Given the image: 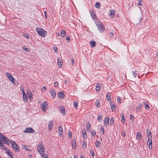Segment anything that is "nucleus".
Returning a JSON list of instances; mask_svg holds the SVG:
<instances>
[{
	"label": "nucleus",
	"mask_w": 158,
	"mask_h": 158,
	"mask_svg": "<svg viewBox=\"0 0 158 158\" xmlns=\"http://www.w3.org/2000/svg\"><path fill=\"white\" fill-rule=\"evenodd\" d=\"M2 141L4 143L9 145L10 141L6 137L1 133H0V148L2 149L5 150L6 148L4 146Z\"/></svg>",
	"instance_id": "nucleus-1"
},
{
	"label": "nucleus",
	"mask_w": 158,
	"mask_h": 158,
	"mask_svg": "<svg viewBox=\"0 0 158 158\" xmlns=\"http://www.w3.org/2000/svg\"><path fill=\"white\" fill-rule=\"evenodd\" d=\"M37 151L42 156L44 155L45 148L42 142H40L37 146Z\"/></svg>",
	"instance_id": "nucleus-2"
},
{
	"label": "nucleus",
	"mask_w": 158,
	"mask_h": 158,
	"mask_svg": "<svg viewBox=\"0 0 158 158\" xmlns=\"http://www.w3.org/2000/svg\"><path fill=\"white\" fill-rule=\"evenodd\" d=\"M36 31L39 35L41 37H44L47 35V31L43 28L37 27L36 28Z\"/></svg>",
	"instance_id": "nucleus-3"
},
{
	"label": "nucleus",
	"mask_w": 158,
	"mask_h": 158,
	"mask_svg": "<svg viewBox=\"0 0 158 158\" xmlns=\"http://www.w3.org/2000/svg\"><path fill=\"white\" fill-rule=\"evenodd\" d=\"M48 105L46 101L44 102L41 104V107L42 111L44 112H46L47 109H48Z\"/></svg>",
	"instance_id": "nucleus-4"
},
{
	"label": "nucleus",
	"mask_w": 158,
	"mask_h": 158,
	"mask_svg": "<svg viewBox=\"0 0 158 158\" xmlns=\"http://www.w3.org/2000/svg\"><path fill=\"white\" fill-rule=\"evenodd\" d=\"M6 75L8 77V79L12 82L13 84L15 83V81L13 77L9 73H6Z\"/></svg>",
	"instance_id": "nucleus-5"
},
{
	"label": "nucleus",
	"mask_w": 158,
	"mask_h": 158,
	"mask_svg": "<svg viewBox=\"0 0 158 158\" xmlns=\"http://www.w3.org/2000/svg\"><path fill=\"white\" fill-rule=\"evenodd\" d=\"M10 142L14 150L15 151L17 152L19 151V149L16 143L14 141H10Z\"/></svg>",
	"instance_id": "nucleus-6"
},
{
	"label": "nucleus",
	"mask_w": 158,
	"mask_h": 158,
	"mask_svg": "<svg viewBox=\"0 0 158 158\" xmlns=\"http://www.w3.org/2000/svg\"><path fill=\"white\" fill-rule=\"evenodd\" d=\"M21 90L22 91V94H23V100L24 102H27V96L25 94V93L24 91L23 88H21Z\"/></svg>",
	"instance_id": "nucleus-7"
},
{
	"label": "nucleus",
	"mask_w": 158,
	"mask_h": 158,
	"mask_svg": "<svg viewBox=\"0 0 158 158\" xmlns=\"http://www.w3.org/2000/svg\"><path fill=\"white\" fill-rule=\"evenodd\" d=\"M34 132V131L31 127L27 128L25 130L23 131L25 133H32Z\"/></svg>",
	"instance_id": "nucleus-8"
},
{
	"label": "nucleus",
	"mask_w": 158,
	"mask_h": 158,
	"mask_svg": "<svg viewBox=\"0 0 158 158\" xmlns=\"http://www.w3.org/2000/svg\"><path fill=\"white\" fill-rule=\"evenodd\" d=\"M97 25L98 29L100 32H102L104 31V28L101 23L98 24Z\"/></svg>",
	"instance_id": "nucleus-9"
},
{
	"label": "nucleus",
	"mask_w": 158,
	"mask_h": 158,
	"mask_svg": "<svg viewBox=\"0 0 158 158\" xmlns=\"http://www.w3.org/2000/svg\"><path fill=\"white\" fill-rule=\"evenodd\" d=\"M27 95L28 98L31 100L33 99V95L32 93L30 91H27Z\"/></svg>",
	"instance_id": "nucleus-10"
},
{
	"label": "nucleus",
	"mask_w": 158,
	"mask_h": 158,
	"mask_svg": "<svg viewBox=\"0 0 158 158\" xmlns=\"http://www.w3.org/2000/svg\"><path fill=\"white\" fill-rule=\"evenodd\" d=\"M50 92L52 97V98H54L56 96V95L55 90L52 89H51L50 90Z\"/></svg>",
	"instance_id": "nucleus-11"
},
{
	"label": "nucleus",
	"mask_w": 158,
	"mask_h": 158,
	"mask_svg": "<svg viewBox=\"0 0 158 158\" xmlns=\"http://www.w3.org/2000/svg\"><path fill=\"white\" fill-rule=\"evenodd\" d=\"M63 63L62 60L59 58H58L57 63L58 65L59 66L60 68H61L62 67Z\"/></svg>",
	"instance_id": "nucleus-12"
},
{
	"label": "nucleus",
	"mask_w": 158,
	"mask_h": 158,
	"mask_svg": "<svg viewBox=\"0 0 158 158\" xmlns=\"http://www.w3.org/2000/svg\"><path fill=\"white\" fill-rule=\"evenodd\" d=\"M115 15V11L113 9H112L110 11V16L111 18H113L114 17Z\"/></svg>",
	"instance_id": "nucleus-13"
},
{
	"label": "nucleus",
	"mask_w": 158,
	"mask_h": 158,
	"mask_svg": "<svg viewBox=\"0 0 158 158\" xmlns=\"http://www.w3.org/2000/svg\"><path fill=\"white\" fill-rule=\"evenodd\" d=\"M136 139L138 140H141L142 139V135L140 132H138L137 133Z\"/></svg>",
	"instance_id": "nucleus-14"
},
{
	"label": "nucleus",
	"mask_w": 158,
	"mask_h": 158,
	"mask_svg": "<svg viewBox=\"0 0 158 158\" xmlns=\"http://www.w3.org/2000/svg\"><path fill=\"white\" fill-rule=\"evenodd\" d=\"M149 130L148 129H147V135L148 137V139H152V135L151 134V132L150 131H149Z\"/></svg>",
	"instance_id": "nucleus-15"
},
{
	"label": "nucleus",
	"mask_w": 158,
	"mask_h": 158,
	"mask_svg": "<svg viewBox=\"0 0 158 158\" xmlns=\"http://www.w3.org/2000/svg\"><path fill=\"white\" fill-rule=\"evenodd\" d=\"M152 139H148L147 144L149 146V148L150 149H152Z\"/></svg>",
	"instance_id": "nucleus-16"
},
{
	"label": "nucleus",
	"mask_w": 158,
	"mask_h": 158,
	"mask_svg": "<svg viewBox=\"0 0 158 158\" xmlns=\"http://www.w3.org/2000/svg\"><path fill=\"white\" fill-rule=\"evenodd\" d=\"M59 97L61 99H63L64 98L65 94L64 93L59 92L58 94Z\"/></svg>",
	"instance_id": "nucleus-17"
},
{
	"label": "nucleus",
	"mask_w": 158,
	"mask_h": 158,
	"mask_svg": "<svg viewBox=\"0 0 158 158\" xmlns=\"http://www.w3.org/2000/svg\"><path fill=\"white\" fill-rule=\"evenodd\" d=\"M109 118L108 117H106L105 119L104 124L106 126L108 124Z\"/></svg>",
	"instance_id": "nucleus-18"
},
{
	"label": "nucleus",
	"mask_w": 158,
	"mask_h": 158,
	"mask_svg": "<svg viewBox=\"0 0 158 158\" xmlns=\"http://www.w3.org/2000/svg\"><path fill=\"white\" fill-rule=\"evenodd\" d=\"M53 124V121L52 120H51L50 121L49 125H48V129L49 130H51L52 129V127Z\"/></svg>",
	"instance_id": "nucleus-19"
},
{
	"label": "nucleus",
	"mask_w": 158,
	"mask_h": 158,
	"mask_svg": "<svg viewBox=\"0 0 158 158\" xmlns=\"http://www.w3.org/2000/svg\"><path fill=\"white\" fill-rule=\"evenodd\" d=\"M60 109L61 112L62 114L63 115H65V109H64V107L62 106V107H60Z\"/></svg>",
	"instance_id": "nucleus-20"
},
{
	"label": "nucleus",
	"mask_w": 158,
	"mask_h": 158,
	"mask_svg": "<svg viewBox=\"0 0 158 158\" xmlns=\"http://www.w3.org/2000/svg\"><path fill=\"white\" fill-rule=\"evenodd\" d=\"M59 133L60 135V136L61 135L63 134V129L61 126H60L59 127Z\"/></svg>",
	"instance_id": "nucleus-21"
},
{
	"label": "nucleus",
	"mask_w": 158,
	"mask_h": 158,
	"mask_svg": "<svg viewBox=\"0 0 158 158\" xmlns=\"http://www.w3.org/2000/svg\"><path fill=\"white\" fill-rule=\"evenodd\" d=\"M90 46L92 47H94L95 46V42L94 41H91L90 42Z\"/></svg>",
	"instance_id": "nucleus-22"
},
{
	"label": "nucleus",
	"mask_w": 158,
	"mask_h": 158,
	"mask_svg": "<svg viewBox=\"0 0 158 158\" xmlns=\"http://www.w3.org/2000/svg\"><path fill=\"white\" fill-rule=\"evenodd\" d=\"M61 35L62 37H64L66 35V32L64 30H61L60 31Z\"/></svg>",
	"instance_id": "nucleus-23"
},
{
	"label": "nucleus",
	"mask_w": 158,
	"mask_h": 158,
	"mask_svg": "<svg viewBox=\"0 0 158 158\" xmlns=\"http://www.w3.org/2000/svg\"><path fill=\"white\" fill-rule=\"evenodd\" d=\"M101 145V142L98 141H97L95 143V145L97 147H99Z\"/></svg>",
	"instance_id": "nucleus-24"
},
{
	"label": "nucleus",
	"mask_w": 158,
	"mask_h": 158,
	"mask_svg": "<svg viewBox=\"0 0 158 158\" xmlns=\"http://www.w3.org/2000/svg\"><path fill=\"white\" fill-rule=\"evenodd\" d=\"M72 146L73 148H74V149L76 147V141L74 140H73L72 142Z\"/></svg>",
	"instance_id": "nucleus-25"
},
{
	"label": "nucleus",
	"mask_w": 158,
	"mask_h": 158,
	"mask_svg": "<svg viewBox=\"0 0 158 158\" xmlns=\"http://www.w3.org/2000/svg\"><path fill=\"white\" fill-rule=\"evenodd\" d=\"M110 95H111V94L109 93H107L106 94V97L107 99V100L108 101H109L110 100H111Z\"/></svg>",
	"instance_id": "nucleus-26"
},
{
	"label": "nucleus",
	"mask_w": 158,
	"mask_h": 158,
	"mask_svg": "<svg viewBox=\"0 0 158 158\" xmlns=\"http://www.w3.org/2000/svg\"><path fill=\"white\" fill-rule=\"evenodd\" d=\"M100 86L99 84H97L96 85V87L95 88L96 90L98 92H99L100 90Z\"/></svg>",
	"instance_id": "nucleus-27"
},
{
	"label": "nucleus",
	"mask_w": 158,
	"mask_h": 158,
	"mask_svg": "<svg viewBox=\"0 0 158 158\" xmlns=\"http://www.w3.org/2000/svg\"><path fill=\"white\" fill-rule=\"evenodd\" d=\"M86 128L87 131H90V130L91 129V126L89 123H88V124L87 125Z\"/></svg>",
	"instance_id": "nucleus-28"
},
{
	"label": "nucleus",
	"mask_w": 158,
	"mask_h": 158,
	"mask_svg": "<svg viewBox=\"0 0 158 158\" xmlns=\"http://www.w3.org/2000/svg\"><path fill=\"white\" fill-rule=\"evenodd\" d=\"M144 104L145 106V108L146 109H148L149 108V106L148 103L146 102H144Z\"/></svg>",
	"instance_id": "nucleus-29"
},
{
	"label": "nucleus",
	"mask_w": 158,
	"mask_h": 158,
	"mask_svg": "<svg viewBox=\"0 0 158 158\" xmlns=\"http://www.w3.org/2000/svg\"><path fill=\"white\" fill-rule=\"evenodd\" d=\"M90 14L91 16L94 19L95 18L96 16V15L93 12H90Z\"/></svg>",
	"instance_id": "nucleus-30"
},
{
	"label": "nucleus",
	"mask_w": 158,
	"mask_h": 158,
	"mask_svg": "<svg viewBox=\"0 0 158 158\" xmlns=\"http://www.w3.org/2000/svg\"><path fill=\"white\" fill-rule=\"evenodd\" d=\"M22 48L23 50L27 52H28L30 51V49L28 48H26L24 47H23Z\"/></svg>",
	"instance_id": "nucleus-31"
},
{
	"label": "nucleus",
	"mask_w": 158,
	"mask_h": 158,
	"mask_svg": "<svg viewBox=\"0 0 158 158\" xmlns=\"http://www.w3.org/2000/svg\"><path fill=\"white\" fill-rule=\"evenodd\" d=\"M87 146V143H86L85 141H83L82 145V147L84 148V149L85 148H86Z\"/></svg>",
	"instance_id": "nucleus-32"
},
{
	"label": "nucleus",
	"mask_w": 158,
	"mask_h": 158,
	"mask_svg": "<svg viewBox=\"0 0 158 158\" xmlns=\"http://www.w3.org/2000/svg\"><path fill=\"white\" fill-rule=\"evenodd\" d=\"M114 123V120L113 118H111L110 119V125H113Z\"/></svg>",
	"instance_id": "nucleus-33"
},
{
	"label": "nucleus",
	"mask_w": 158,
	"mask_h": 158,
	"mask_svg": "<svg viewBox=\"0 0 158 158\" xmlns=\"http://www.w3.org/2000/svg\"><path fill=\"white\" fill-rule=\"evenodd\" d=\"M142 105L140 104H139L138 106L136 108V110L139 111L141 109Z\"/></svg>",
	"instance_id": "nucleus-34"
},
{
	"label": "nucleus",
	"mask_w": 158,
	"mask_h": 158,
	"mask_svg": "<svg viewBox=\"0 0 158 158\" xmlns=\"http://www.w3.org/2000/svg\"><path fill=\"white\" fill-rule=\"evenodd\" d=\"M100 3L99 2H97L96 3L95 6V7L97 8H100Z\"/></svg>",
	"instance_id": "nucleus-35"
},
{
	"label": "nucleus",
	"mask_w": 158,
	"mask_h": 158,
	"mask_svg": "<svg viewBox=\"0 0 158 158\" xmlns=\"http://www.w3.org/2000/svg\"><path fill=\"white\" fill-rule=\"evenodd\" d=\"M130 119L131 122H133L134 121V118L132 114L130 115Z\"/></svg>",
	"instance_id": "nucleus-36"
},
{
	"label": "nucleus",
	"mask_w": 158,
	"mask_h": 158,
	"mask_svg": "<svg viewBox=\"0 0 158 158\" xmlns=\"http://www.w3.org/2000/svg\"><path fill=\"white\" fill-rule=\"evenodd\" d=\"M125 121V118L124 116V115L123 114H122V122L123 123H124Z\"/></svg>",
	"instance_id": "nucleus-37"
},
{
	"label": "nucleus",
	"mask_w": 158,
	"mask_h": 158,
	"mask_svg": "<svg viewBox=\"0 0 158 158\" xmlns=\"http://www.w3.org/2000/svg\"><path fill=\"white\" fill-rule=\"evenodd\" d=\"M95 105H96V106L98 107H99L100 106V105L99 102L97 101L96 102Z\"/></svg>",
	"instance_id": "nucleus-38"
},
{
	"label": "nucleus",
	"mask_w": 158,
	"mask_h": 158,
	"mask_svg": "<svg viewBox=\"0 0 158 158\" xmlns=\"http://www.w3.org/2000/svg\"><path fill=\"white\" fill-rule=\"evenodd\" d=\"M73 105L75 107V108L77 109L78 107V103L77 102H73Z\"/></svg>",
	"instance_id": "nucleus-39"
},
{
	"label": "nucleus",
	"mask_w": 158,
	"mask_h": 158,
	"mask_svg": "<svg viewBox=\"0 0 158 158\" xmlns=\"http://www.w3.org/2000/svg\"><path fill=\"white\" fill-rule=\"evenodd\" d=\"M53 50L55 52V53H58V52L57 51V47H56V46H54L53 47Z\"/></svg>",
	"instance_id": "nucleus-40"
},
{
	"label": "nucleus",
	"mask_w": 158,
	"mask_h": 158,
	"mask_svg": "<svg viewBox=\"0 0 158 158\" xmlns=\"http://www.w3.org/2000/svg\"><path fill=\"white\" fill-rule=\"evenodd\" d=\"M102 116L101 114H98V121L101 120Z\"/></svg>",
	"instance_id": "nucleus-41"
},
{
	"label": "nucleus",
	"mask_w": 158,
	"mask_h": 158,
	"mask_svg": "<svg viewBox=\"0 0 158 158\" xmlns=\"http://www.w3.org/2000/svg\"><path fill=\"white\" fill-rule=\"evenodd\" d=\"M111 109L112 110H115L116 109L115 106V105H113L111 106Z\"/></svg>",
	"instance_id": "nucleus-42"
},
{
	"label": "nucleus",
	"mask_w": 158,
	"mask_h": 158,
	"mask_svg": "<svg viewBox=\"0 0 158 158\" xmlns=\"http://www.w3.org/2000/svg\"><path fill=\"white\" fill-rule=\"evenodd\" d=\"M6 153H7V154L9 156L10 155H11L12 154H11V153L10 152V151L8 150V149H6Z\"/></svg>",
	"instance_id": "nucleus-43"
},
{
	"label": "nucleus",
	"mask_w": 158,
	"mask_h": 158,
	"mask_svg": "<svg viewBox=\"0 0 158 158\" xmlns=\"http://www.w3.org/2000/svg\"><path fill=\"white\" fill-rule=\"evenodd\" d=\"M68 135L69 138H71L72 136V133L71 131H69L68 133Z\"/></svg>",
	"instance_id": "nucleus-44"
},
{
	"label": "nucleus",
	"mask_w": 158,
	"mask_h": 158,
	"mask_svg": "<svg viewBox=\"0 0 158 158\" xmlns=\"http://www.w3.org/2000/svg\"><path fill=\"white\" fill-rule=\"evenodd\" d=\"M23 36L27 39H28L29 38V35L25 33L23 35Z\"/></svg>",
	"instance_id": "nucleus-45"
},
{
	"label": "nucleus",
	"mask_w": 158,
	"mask_h": 158,
	"mask_svg": "<svg viewBox=\"0 0 158 158\" xmlns=\"http://www.w3.org/2000/svg\"><path fill=\"white\" fill-rule=\"evenodd\" d=\"M114 35V34L113 33H112V32L110 33L109 34L110 37V38L112 37Z\"/></svg>",
	"instance_id": "nucleus-46"
},
{
	"label": "nucleus",
	"mask_w": 158,
	"mask_h": 158,
	"mask_svg": "<svg viewBox=\"0 0 158 158\" xmlns=\"http://www.w3.org/2000/svg\"><path fill=\"white\" fill-rule=\"evenodd\" d=\"M59 85V83L57 82H55L54 83V85L55 87L58 86Z\"/></svg>",
	"instance_id": "nucleus-47"
},
{
	"label": "nucleus",
	"mask_w": 158,
	"mask_h": 158,
	"mask_svg": "<svg viewBox=\"0 0 158 158\" xmlns=\"http://www.w3.org/2000/svg\"><path fill=\"white\" fill-rule=\"evenodd\" d=\"M117 100L118 102V103H121V99L120 98H119L118 97L117 98Z\"/></svg>",
	"instance_id": "nucleus-48"
},
{
	"label": "nucleus",
	"mask_w": 158,
	"mask_h": 158,
	"mask_svg": "<svg viewBox=\"0 0 158 158\" xmlns=\"http://www.w3.org/2000/svg\"><path fill=\"white\" fill-rule=\"evenodd\" d=\"M133 75V76L134 77H135L136 76H137V74L135 73V72H132Z\"/></svg>",
	"instance_id": "nucleus-49"
},
{
	"label": "nucleus",
	"mask_w": 158,
	"mask_h": 158,
	"mask_svg": "<svg viewBox=\"0 0 158 158\" xmlns=\"http://www.w3.org/2000/svg\"><path fill=\"white\" fill-rule=\"evenodd\" d=\"M22 148L23 149L25 150H28L27 147H26V146L23 145L22 146Z\"/></svg>",
	"instance_id": "nucleus-50"
},
{
	"label": "nucleus",
	"mask_w": 158,
	"mask_h": 158,
	"mask_svg": "<svg viewBox=\"0 0 158 158\" xmlns=\"http://www.w3.org/2000/svg\"><path fill=\"white\" fill-rule=\"evenodd\" d=\"M142 1V0H138V4L139 5H141V2Z\"/></svg>",
	"instance_id": "nucleus-51"
},
{
	"label": "nucleus",
	"mask_w": 158,
	"mask_h": 158,
	"mask_svg": "<svg viewBox=\"0 0 158 158\" xmlns=\"http://www.w3.org/2000/svg\"><path fill=\"white\" fill-rule=\"evenodd\" d=\"M43 156V158H48V156L47 155L44 154V155Z\"/></svg>",
	"instance_id": "nucleus-52"
},
{
	"label": "nucleus",
	"mask_w": 158,
	"mask_h": 158,
	"mask_svg": "<svg viewBox=\"0 0 158 158\" xmlns=\"http://www.w3.org/2000/svg\"><path fill=\"white\" fill-rule=\"evenodd\" d=\"M91 135L93 136H95L96 135V133L95 131H93L91 133Z\"/></svg>",
	"instance_id": "nucleus-53"
},
{
	"label": "nucleus",
	"mask_w": 158,
	"mask_h": 158,
	"mask_svg": "<svg viewBox=\"0 0 158 158\" xmlns=\"http://www.w3.org/2000/svg\"><path fill=\"white\" fill-rule=\"evenodd\" d=\"M138 22L139 23L141 21V20H142V17H141V16H140L139 18H138Z\"/></svg>",
	"instance_id": "nucleus-54"
},
{
	"label": "nucleus",
	"mask_w": 158,
	"mask_h": 158,
	"mask_svg": "<svg viewBox=\"0 0 158 158\" xmlns=\"http://www.w3.org/2000/svg\"><path fill=\"white\" fill-rule=\"evenodd\" d=\"M82 135L86 134V130L85 129H84L82 130Z\"/></svg>",
	"instance_id": "nucleus-55"
},
{
	"label": "nucleus",
	"mask_w": 158,
	"mask_h": 158,
	"mask_svg": "<svg viewBox=\"0 0 158 158\" xmlns=\"http://www.w3.org/2000/svg\"><path fill=\"white\" fill-rule=\"evenodd\" d=\"M46 90V87L45 86L42 89V90L43 91H45Z\"/></svg>",
	"instance_id": "nucleus-56"
},
{
	"label": "nucleus",
	"mask_w": 158,
	"mask_h": 158,
	"mask_svg": "<svg viewBox=\"0 0 158 158\" xmlns=\"http://www.w3.org/2000/svg\"><path fill=\"white\" fill-rule=\"evenodd\" d=\"M83 137L84 139H86L87 138V135L86 133L84 134H83Z\"/></svg>",
	"instance_id": "nucleus-57"
},
{
	"label": "nucleus",
	"mask_w": 158,
	"mask_h": 158,
	"mask_svg": "<svg viewBox=\"0 0 158 158\" xmlns=\"http://www.w3.org/2000/svg\"><path fill=\"white\" fill-rule=\"evenodd\" d=\"M91 155L93 157H94V153L93 151H91Z\"/></svg>",
	"instance_id": "nucleus-58"
},
{
	"label": "nucleus",
	"mask_w": 158,
	"mask_h": 158,
	"mask_svg": "<svg viewBox=\"0 0 158 158\" xmlns=\"http://www.w3.org/2000/svg\"><path fill=\"white\" fill-rule=\"evenodd\" d=\"M71 61H72V65H73L74 64V59H72L71 60Z\"/></svg>",
	"instance_id": "nucleus-59"
},
{
	"label": "nucleus",
	"mask_w": 158,
	"mask_h": 158,
	"mask_svg": "<svg viewBox=\"0 0 158 158\" xmlns=\"http://www.w3.org/2000/svg\"><path fill=\"white\" fill-rule=\"evenodd\" d=\"M66 40L68 41H69V42L70 41V37H69V36L67 38Z\"/></svg>",
	"instance_id": "nucleus-60"
},
{
	"label": "nucleus",
	"mask_w": 158,
	"mask_h": 158,
	"mask_svg": "<svg viewBox=\"0 0 158 158\" xmlns=\"http://www.w3.org/2000/svg\"><path fill=\"white\" fill-rule=\"evenodd\" d=\"M122 134H123V137L125 136V133L124 131H122Z\"/></svg>",
	"instance_id": "nucleus-61"
},
{
	"label": "nucleus",
	"mask_w": 158,
	"mask_h": 158,
	"mask_svg": "<svg viewBox=\"0 0 158 158\" xmlns=\"http://www.w3.org/2000/svg\"><path fill=\"white\" fill-rule=\"evenodd\" d=\"M44 14H45V18H47V16L46 11H44Z\"/></svg>",
	"instance_id": "nucleus-62"
},
{
	"label": "nucleus",
	"mask_w": 158,
	"mask_h": 158,
	"mask_svg": "<svg viewBox=\"0 0 158 158\" xmlns=\"http://www.w3.org/2000/svg\"><path fill=\"white\" fill-rule=\"evenodd\" d=\"M64 83L65 84H67L68 83V81L66 80H65L64 81Z\"/></svg>",
	"instance_id": "nucleus-63"
},
{
	"label": "nucleus",
	"mask_w": 158,
	"mask_h": 158,
	"mask_svg": "<svg viewBox=\"0 0 158 158\" xmlns=\"http://www.w3.org/2000/svg\"><path fill=\"white\" fill-rule=\"evenodd\" d=\"M101 131H102L103 134L104 133V130L103 128L102 129Z\"/></svg>",
	"instance_id": "nucleus-64"
}]
</instances>
